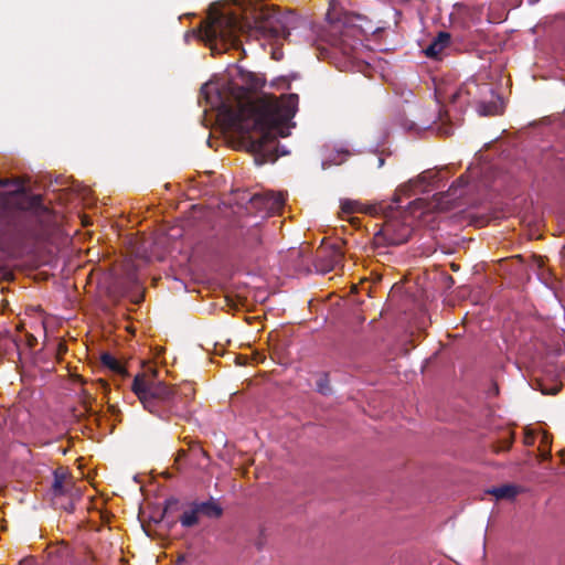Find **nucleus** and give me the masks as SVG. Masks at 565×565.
<instances>
[{
  "label": "nucleus",
  "instance_id": "obj_30",
  "mask_svg": "<svg viewBox=\"0 0 565 565\" xmlns=\"http://www.w3.org/2000/svg\"><path fill=\"white\" fill-rule=\"evenodd\" d=\"M98 383L104 390H108V383L105 380L99 379Z\"/></svg>",
  "mask_w": 565,
  "mask_h": 565
},
{
  "label": "nucleus",
  "instance_id": "obj_2",
  "mask_svg": "<svg viewBox=\"0 0 565 565\" xmlns=\"http://www.w3.org/2000/svg\"><path fill=\"white\" fill-rule=\"evenodd\" d=\"M13 185L15 189L0 194V231L11 235L23 231L30 216L40 224L51 217L50 209L44 205L42 195L29 194L19 181L0 179V188Z\"/></svg>",
  "mask_w": 565,
  "mask_h": 565
},
{
  "label": "nucleus",
  "instance_id": "obj_13",
  "mask_svg": "<svg viewBox=\"0 0 565 565\" xmlns=\"http://www.w3.org/2000/svg\"><path fill=\"white\" fill-rule=\"evenodd\" d=\"M450 43V34L448 32H439L437 36L430 42V44L425 49V54L427 57L438 60L443 53V51Z\"/></svg>",
  "mask_w": 565,
  "mask_h": 565
},
{
  "label": "nucleus",
  "instance_id": "obj_12",
  "mask_svg": "<svg viewBox=\"0 0 565 565\" xmlns=\"http://www.w3.org/2000/svg\"><path fill=\"white\" fill-rule=\"evenodd\" d=\"M341 211L345 214H352L355 212L359 213H367V214H379L380 211H384V206L381 204L374 205H364L359 201L345 199L341 202Z\"/></svg>",
  "mask_w": 565,
  "mask_h": 565
},
{
  "label": "nucleus",
  "instance_id": "obj_23",
  "mask_svg": "<svg viewBox=\"0 0 565 565\" xmlns=\"http://www.w3.org/2000/svg\"><path fill=\"white\" fill-rule=\"evenodd\" d=\"M524 445L526 446H533L534 443H535V436L534 434L531 431V430H525V434H524Z\"/></svg>",
  "mask_w": 565,
  "mask_h": 565
},
{
  "label": "nucleus",
  "instance_id": "obj_28",
  "mask_svg": "<svg viewBox=\"0 0 565 565\" xmlns=\"http://www.w3.org/2000/svg\"><path fill=\"white\" fill-rule=\"evenodd\" d=\"M186 562L185 554H180L175 561L174 565H183Z\"/></svg>",
  "mask_w": 565,
  "mask_h": 565
},
{
  "label": "nucleus",
  "instance_id": "obj_20",
  "mask_svg": "<svg viewBox=\"0 0 565 565\" xmlns=\"http://www.w3.org/2000/svg\"><path fill=\"white\" fill-rule=\"evenodd\" d=\"M497 499H512L516 494V489L513 486H501L498 488H493L490 491Z\"/></svg>",
  "mask_w": 565,
  "mask_h": 565
},
{
  "label": "nucleus",
  "instance_id": "obj_14",
  "mask_svg": "<svg viewBox=\"0 0 565 565\" xmlns=\"http://www.w3.org/2000/svg\"><path fill=\"white\" fill-rule=\"evenodd\" d=\"M199 514L210 519H218L223 514L222 507L213 499L205 502H195Z\"/></svg>",
  "mask_w": 565,
  "mask_h": 565
},
{
  "label": "nucleus",
  "instance_id": "obj_18",
  "mask_svg": "<svg viewBox=\"0 0 565 565\" xmlns=\"http://www.w3.org/2000/svg\"><path fill=\"white\" fill-rule=\"evenodd\" d=\"M199 511L195 502L191 504V509L186 510L180 516V523L183 527H192L199 523Z\"/></svg>",
  "mask_w": 565,
  "mask_h": 565
},
{
  "label": "nucleus",
  "instance_id": "obj_21",
  "mask_svg": "<svg viewBox=\"0 0 565 565\" xmlns=\"http://www.w3.org/2000/svg\"><path fill=\"white\" fill-rule=\"evenodd\" d=\"M316 390L318 393L326 396L332 394V387L328 373H322L319 375L318 380L316 381Z\"/></svg>",
  "mask_w": 565,
  "mask_h": 565
},
{
  "label": "nucleus",
  "instance_id": "obj_4",
  "mask_svg": "<svg viewBox=\"0 0 565 565\" xmlns=\"http://www.w3.org/2000/svg\"><path fill=\"white\" fill-rule=\"evenodd\" d=\"M242 30V22L235 14L217 13L205 22L201 33L212 54H221L241 45Z\"/></svg>",
  "mask_w": 565,
  "mask_h": 565
},
{
  "label": "nucleus",
  "instance_id": "obj_6",
  "mask_svg": "<svg viewBox=\"0 0 565 565\" xmlns=\"http://www.w3.org/2000/svg\"><path fill=\"white\" fill-rule=\"evenodd\" d=\"M289 20L275 8L264 6L255 14V29L266 38H286L289 35Z\"/></svg>",
  "mask_w": 565,
  "mask_h": 565
},
{
  "label": "nucleus",
  "instance_id": "obj_17",
  "mask_svg": "<svg viewBox=\"0 0 565 565\" xmlns=\"http://www.w3.org/2000/svg\"><path fill=\"white\" fill-rule=\"evenodd\" d=\"M265 207L271 212H278L285 205L282 193L267 192L263 195Z\"/></svg>",
  "mask_w": 565,
  "mask_h": 565
},
{
  "label": "nucleus",
  "instance_id": "obj_7",
  "mask_svg": "<svg viewBox=\"0 0 565 565\" xmlns=\"http://www.w3.org/2000/svg\"><path fill=\"white\" fill-rule=\"evenodd\" d=\"M74 480L67 468L58 467L53 471V482L49 490L52 503L72 513L74 507Z\"/></svg>",
  "mask_w": 565,
  "mask_h": 565
},
{
  "label": "nucleus",
  "instance_id": "obj_27",
  "mask_svg": "<svg viewBox=\"0 0 565 565\" xmlns=\"http://www.w3.org/2000/svg\"><path fill=\"white\" fill-rule=\"evenodd\" d=\"M542 460H547L551 457L550 448L539 447Z\"/></svg>",
  "mask_w": 565,
  "mask_h": 565
},
{
  "label": "nucleus",
  "instance_id": "obj_9",
  "mask_svg": "<svg viewBox=\"0 0 565 565\" xmlns=\"http://www.w3.org/2000/svg\"><path fill=\"white\" fill-rule=\"evenodd\" d=\"M343 259V252L339 246L332 245L318 249L316 268L322 273L333 270Z\"/></svg>",
  "mask_w": 565,
  "mask_h": 565
},
{
  "label": "nucleus",
  "instance_id": "obj_31",
  "mask_svg": "<svg viewBox=\"0 0 565 565\" xmlns=\"http://www.w3.org/2000/svg\"><path fill=\"white\" fill-rule=\"evenodd\" d=\"M235 50H241L242 52H245V49L242 47V44L238 47H236Z\"/></svg>",
  "mask_w": 565,
  "mask_h": 565
},
{
  "label": "nucleus",
  "instance_id": "obj_26",
  "mask_svg": "<svg viewBox=\"0 0 565 565\" xmlns=\"http://www.w3.org/2000/svg\"><path fill=\"white\" fill-rule=\"evenodd\" d=\"M248 235L255 241V244H260V236L257 230H252L248 232Z\"/></svg>",
  "mask_w": 565,
  "mask_h": 565
},
{
  "label": "nucleus",
  "instance_id": "obj_24",
  "mask_svg": "<svg viewBox=\"0 0 565 565\" xmlns=\"http://www.w3.org/2000/svg\"><path fill=\"white\" fill-rule=\"evenodd\" d=\"M551 444H552L551 436L547 433H543L542 434V438H541L540 447H542V448H550Z\"/></svg>",
  "mask_w": 565,
  "mask_h": 565
},
{
  "label": "nucleus",
  "instance_id": "obj_1",
  "mask_svg": "<svg viewBox=\"0 0 565 565\" xmlns=\"http://www.w3.org/2000/svg\"><path fill=\"white\" fill-rule=\"evenodd\" d=\"M242 85L228 83L216 90L215 102L207 97L212 107L217 109V117L222 125L243 136L252 131L258 137H249V150L255 153L259 164L275 162L279 154L275 149L278 137L290 134V121L298 110L299 97L297 94H286L279 97L265 94L255 102L249 93L260 89L264 85L255 73L238 70ZM292 126H295L292 124Z\"/></svg>",
  "mask_w": 565,
  "mask_h": 565
},
{
  "label": "nucleus",
  "instance_id": "obj_10",
  "mask_svg": "<svg viewBox=\"0 0 565 565\" xmlns=\"http://www.w3.org/2000/svg\"><path fill=\"white\" fill-rule=\"evenodd\" d=\"M437 178V172L426 170L420 173L416 179L409 180L407 183L401 185L394 195V203H399L402 195L411 196L415 189L425 191L426 186L431 184Z\"/></svg>",
  "mask_w": 565,
  "mask_h": 565
},
{
  "label": "nucleus",
  "instance_id": "obj_32",
  "mask_svg": "<svg viewBox=\"0 0 565 565\" xmlns=\"http://www.w3.org/2000/svg\"><path fill=\"white\" fill-rule=\"evenodd\" d=\"M235 50H241L242 52H245V49L242 47V44L238 47H236Z\"/></svg>",
  "mask_w": 565,
  "mask_h": 565
},
{
  "label": "nucleus",
  "instance_id": "obj_11",
  "mask_svg": "<svg viewBox=\"0 0 565 565\" xmlns=\"http://www.w3.org/2000/svg\"><path fill=\"white\" fill-rule=\"evenodd\" d=\"M468 185L469 178L466 174H462L450 185L446 193H440L441 199L454 206H460L461 204L457 201L466 194Z\"/></svg>",
  "mask_w": 565,
  "mask_h": 565
},
{
  "label": "nucleus",
  "instance_id": "obj_5",
  "mask_svg": "<svg viewBox=\"0 0 565 565\" xmlns=\"http://www.w3.org/2000/svg\"><path fill=\"white\" fill-rule=\"evenodd\" d=\"M391 211L388 215L386 211H380L385 214V221L381 227L374 233V244L376 246L401 245L406 243L412 235V226L405 216L394 215L393 206H387Z\"/></svg>",
  "mask_w": 565,
  "mask_h": 565
},
{
  "label": "nucleus",
  "instance_id": "obj_8",
  "mask_svg": "<svg viewBox=\"0 0 565 565\" xmlns=\"http://www.w3.org/2000/svg\"><path fill=\"white\" fill-rule=\"evenodd\" d=\"M481 90L492 92L488 85H479L475 81H469L458 88V90L452 95V102H459L462 104L478 103V110L481 115H497L499 110L495 103L487 104L476 99L477 94Z\"/></svg>",
  "mask_w": 565,
  "mask_h": 565
},
{
  "label": "nucleus",
  "instance_id": "obj_3",
  "mask_svg": "<svg viewBox=\"0 0 565 565\" xmlns=\"http://www.w3.org/2000/svg\"><path fill=\"white\" fill-rule=\"evenodd\" d=\"M131 390L143 408L161 419L169 420L172 416L185 418L190 414V404H185L182 396L175 395L174 388L163 382L138 374L132 381Z\"/></svg>",
  "mask_w": 565,
  "mask_h": 565
},
{
  "label": "nucleus",
  "instance_id": "obj_19",
  "mask_svg": "<svg viewBox=\"0 0 565 565\" xmlns=\"http://www.w3.org/2000/svg\"><path fill=\"white\" fill-rule=\"evenodd\" d=\"M514 441V433L509 431L507 436L492 445V450L495 454L508 451Z\"/></svg>",
  "mask_w": 565,
  "mask_h": 565
},
{
  "label": "nucleus",
  "instance_id": "obj_33",
  "mask_svg": "<svg viewBox=\"0 0 565 565\" xmlns=\"http://www.w3.org/2000/svg\"><path fill=\"white\" fill-rule=\"evenodd\" d=\"M384 163V160L382 158L379 159V164L382 166Z\"/></svg>",
  "mask_w": 565,
  "mask_h": 565
},
{
  "label": "nucleus",
  "instance_id": "obj_22",
  "mask_svg": "<svg viewBox=\"0 0 565 565\" xmlns=\"http://www.w3.org/2000/svg\"><path fill=\"white\" fill-rule=\"evenodd\" d=\"M174 394L181 395L182 399L185 401V404H191L195 395V390L192 384H183L178 390H174Z\"/></svg>",
  "mask_w": 565,
  "mask_h": 565
},
{
  "label": "nucleus",
  "instance_id": "obj_16",
  "mask_svg": "<svg viewBox=\"0 0 565 565\" xmlns=\"http://www.w3.org/2000/svg\"><path fill=\"white\" fill-rule=\"evenodd\" d=\"M100 362L104 366L108 367L115 374L122 377L128 375L126 367L110 353L105 352L100 355Z\"/></svg>",
  "mask_w": 565,
  "mask_h": 565
},
{
  "label": "nucleus",
  "instance_id": "obj_25",
  "mask_svg": "<svg viewBox=\"0 0 565 565\" xmlns=\"http://www.w3.org/2000/svg\"><path fill=\"white\" fill-rule=\"evenodd\" d=\"M404 127L407 131H411V132H418L419 128L417 127V125L413 121L411 122H405L404 124Z\"/></svg>",
  "mask_w": 565,
  "mask_h": 565
},
{
  "label": "nucleus",
  "instance_id": "obj_29",
  "mask_svg": "<svg viewBox=\"0 0 565 565\" xmlns=\"http://www.w3.org/2000/svg\"><path fill=\"white\" fill-rule=\"evenodd\" d=\"M542 392H543V394H551V395H555V394H557V393L559 392V387H558V386H555V387H553V388H552V390H550V391H544V390H543Z\"/></svg>",
  "mask_w": 565,
  "mask_h": 565
},
{
  "label": "nucleus",
  "instance_id": "obj_15",
  "mask_svg": "<svg viewBox=\"0 0 565 565\" xmlns=\"http://www.w3.org/2000/svg\"><path fill=\"white\" fill-rule=\"evenodd\" d=\"M329 33H330V39L328 40V42L330 43V45L334 46V47H339L344 54L348 53L347 51V47H345V40H344V36H345V32H343L341 30V25L340 23H330L329 25Z\"/></svg>",
  "mask_w": 565,
  "mask_h": 565
}]
</instances>
